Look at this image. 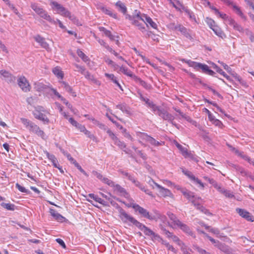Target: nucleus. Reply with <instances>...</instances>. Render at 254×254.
Returning <instances> with one entry per match:
<instances>
[{
  "label": "nucleus",
  "instance_id": "nucleus-52",
  "mask_svg": "<svg viewBox=\"0 0 254 254\" xmlns=\"http://www.w3.org/2000/svg\"><path fill=\"white\" fill-rule=\"evenodd\" d=\"M16 188L21 192L25 193L26 194H29L30 193V191L26 189L24 187L21 186L18 183H16L15 185Z\"/></svg>",
  "mask_w": 254,
  "mask_h": 254
},
{
  "label": "nucleus",
  "instance_id": "nucleus-19",
  "mask_svg": "<svg viewBox=\"0 0 254 254\" xmlns=\"http://www.w3.org/2000/svg\"><path fill=\"white\" fill-rule=\"evenodd\" d=\"M155 186L159 189V193L162 196H170L172 194L169 190L164 188L158 184H155Z\"/></svg>",
  "mask_w": 254,
  "mask_h": 254
},
{
  "label": "nucleus",
  "instance_id": "nucleus-49",
  "mask_svg": "<svg viewBox=\"0 0 254 254\" xmlns=\"http://www.w3.org/2000/svg\"><path fill=\"white\" fill-rule=\"evenodd\" d=\"M142 232L144 233L145 235L151 236L152 237H153L155 234V233L153 231H152L150 229H149L146 226L144 229L143 230Z\"/></svg>",
  "mask_w": 254,
  "mask_h": 254
},
{
  "label": "nucleus",
  "instance_id": "nucleus-46",
  "mask_svg": "<svg viewBox=\"0 0 254 254\" xmlns=\"http://www.w3.org/2000/svg\"><path fill=\"white\" fill-rule=\"evenodd\" d=\"M61 151L64 154V156H65L68 160L70 161L71 163L74 164L76 161V160L73 158L70 154L68 153L67 152L65 151L64 149H61Z\"/></svg>",
  "mask_w": 254,
  "mask_h": 254
},
{
  "label": "nucleus",
  "instance_id": "nucleus-56",
  "mask_svg": "<svg viewBox=\"0 0 254 254\" xmlns=\"http://www.w3.org/2000/svg\"><path fill=\"white\" fill-rule=\"evenodd\" d=\"M140 31L142 33V34L144 35V36L146 38H149V37L151 38V36H152L153 34V33H152L151 31L147 30L146 29L145 27H144V30H141Z\"/></svg>",
  "mask_w": 254,
  "mask_h": 254
},
{
  "label": "nucleus",
  "instance_id": "nucleus-8",
  "mask_svg": "<svg viewBox=\"0 0 254 254\" xmlns=\"http://www.w3.org/2000/svg\"><path fill=\"white\" fill-rule=\"evenodd\" d=\"M141 137L143 139L154 146H158L164 144V142H159L146 133H142Z\"/></svg>",
  "mask_w": 254,
  "mask_h": 254
},
{
  "label": "nucleus",
  "instance_id": "nucleus-26",
  "mask_svg": "<svg viewBox=\"0 0 254 254\" xmlns=\"http://www.w3.org/2000/svg\"><path fill=\"white\" fill-rule=\"evenodd\" d=\"M46 155L48 158L51 161L54 167L58 169H60L58 160L55 155L51 154L48 152H46Z\"/></svg>",
  "mask_w": 254,
  "mask_h": 254
},
{
  "label": "nucleus",
  "instance_id": "nucleus-10",
  "mask_svg": "<svg viewBox=\"0 0 254 254\" xmlns=\"http://www.w3.org/2000/svg\"><path fill=\"white\" fill-rule=\"evenodd\" d=\"M1 74L0 78L2 80H4L7 83H14L15 80V77L13 76L10 73L6 70H0Z\"/></svg>",
  "mask_w": 254,
  "mask_h": 254
},
{
  "label": "nucleus",
  "instance_id": "nucleus-25",
  "mask_svg": "<svg viewBox=\"0 0 254 254\" xmlns=\"http://www.w3.org/2000/svg\"><path fill=\"white\" fill-rule=\"evenodd\" d=\"M134 79L136 82L138 83L146 89L149 90L152 89V86L151 84L146 83L145 81L142 80L140 78L136 76H134Z\"/></svg>",
  "mask_w": 254,
  "mask_h": 254
},
{
  "label": "nucleus",
  "instance_id": "nucleus-40",
  "mask_svg": "<svg viewBox=\"0 0 254 254\" xmlns=\"http://www.w3.org/2000/svg\"><path fill=\"white\" fill-rule=\"evenodd\" d=\"M53 72L55 75H56L58 77L60 78L61 79L64 77V74L62 71L60 69L59 67H56L53 68Z\"/></svg>",
  "mask_w": 254,
  "mask_h": 254
},
{
  "label": "nucleus",
  "instance_id": "nucleus-6",
  "mask_svg": "<svg viewBox=\"0 0 254 254\" xmlns=\"http://www.w3.org/2000/svg\"><path fill=\"white\" fill-rule=\"evenodd\" d=\"M107 133L113 141L114 143L118 146L121 149L123 150L126 148L127 145L126 143L124 141H121L111 129H108Z\"/></svg>",
  "mask_w": 254,
  "mask_h": 254
},
{
  "label": "nucleus",
  "instance_id": "nucleus-44",
  "mask_svg": "<svg viewBox=\"0 0 254 254\" xmlns=\"http://www.w3.org/2000/svg\"><path fill=\"white\" fill-rule=\"evenodd\" d=\"M128 199L129 200V203H127L124 201H123L122 202L124 203L127 207H132L134 209V210H135L138 204L134 203V200L132 198H130L129 197Z\"/></svg>",
  "mask_w": 254,
  "mask_h": 254
},
{
  "label": "nucleus",
  "instance_id": "nucleus-30",
  "mask_svg": "<svg viewBox=\"0 0 254 254\" xmlns=\"http://www.w3.org/2000/svg\"><path fill=\"white\" fill-rule=\"evenodd\" d=\"M115 5L118 8V10L122 12L124 14H126L127 11V8L125 4L122 2L121 1H118Z\"/></svg>",
  "mask_w": 254,
  "mask_h": 254
},
{
  "label": "nucleus",
  "instance_id": "nucleus-5",
  "mask_svg": "<svg viewBox=\"0 0 254 254\" xmlns=\"http://www.w3.org/2000/svg\"><path fill=\"white\" fill-rule=\"evenodd\" d=\"M144 19L143 13L142 14L139 11L135 10V17L131 24L136 26L140 31L144 30V27H145Z\"/></svg>",
  "mask_w": 254,
  "mask_h": 254
},
{
  "label": "nucleus",
  "instance_id": "nucleus-63",
  "mask_svg": "<svg viewBox=\"0 0 254 254\" xmlns=\"http://www.w3.org/2000/svg\"><path fill=\"white\" fill-rule=\"evenodd\" d=\"M84 133L93 141L96 140V137L93 134H91L88 130L86 129L84 132Z\"/></svg>",
  "mask_w": 254,
  "mask_h": 254
},
{
  "label": "nucleus",
  "instance_id": "nucleus-35",
  "mask_svg": "<svg viewBox=\"0 0 254 254\" xmlns=\"http://www.w3.org/2000/svg\"><path fill=\"white\" fill-rule=\"evenodd\" d=\"M0 205L4 208L6 209V210L10 211H14L16 207V206L14 204L10 203H6L4 202H2L0 204Z\"/></svg>",
  "mask_w": 254,
  "mask_h": 254
},
{
  "label": "nucleus",
  "instance_id": "nucleus-62",
  "mask_svg": "<svg viewBox=\"0 0 254 254\" xmlns=\"http://www.w3.org/2000/svg\"><path fill=\"white\" fill-rule=\"evenodd\" d=\"M213 68L216 70V71L220 73L221 75H224L225 72L219 67H218L216 64H213L212 65Z\"/></svg>",
  "mask_w": 254,
  "mask_h": 254
},
{
  "label": "nucleus",
  "instance_id": "nucleus-11",
  "mask_svg": "<svg viewBox=\"0 0 254 254\" xmlns=\"http://www.w3.org/2000/svg\"><path fill=\"white\" fill-rule=\"evenodd\" d=\"M182 193L188 200L193 203V201L201 200V198L194 194V193L188 190H183Z\"/></svg>",
  "mask_w": 254,
  "mask_h": 254
},
{
  "label": "nucleus",
  "instance_id": "nucleus-64",
  "mask_svg": "<svg viewBox=\"0 0 254 254\" xmlns=\"http://www.w3.org/2000/svg\"><path fill=\"white\" fill-rule=\"evenodd\" d=\"M94 200H95L96 202H99V203L103 204V205H107V202L104 200L102 199L101 198L98 197L97 195H96L94 198Z\"/></svg>",
  "mask_w": 254,
  "mask_h": 254
},
{
  "label": "nucleus",
  "instance_id": "nucleus-61",
  "mask_svg": "<svg viewBox=\"0 0 254 254\" xmlns=\"http://www.w3.org/2000/svg\"><path fill=\"white\" fill-rule=\"evenodd\" d=\"M74 166L78 169V170L82 173L86 177H88V175L86 173V172L82 168V167L79 165V164L76 162L74 164Z\"/></svg>",
  "mask_w": 254,
  "mask_h": 254
},
{
  "label": "nucleus",
  "instance_id": "nucleus-51",
  "mask_svg": "<svg viewBox=\"0 0 254 254\" xmlns=\"http://www.w3.org/2000/svg\"><path fill=\"white\" fill-rule=\"evenodd\" d=\"M149 108L151 109L155 114L158 115V113H159V111L160 110L161 107L158 106L153 103L152 104H151V106Z\"/></svg>",
  "mask_w": 254,
  "mask_h": 254
},
{
  "label": "nucleus",
  "instance_id": "nucleus-20",
  "mask_svg": "<svg viewBox=\"0 0 254 254\" xmlns=\"http://www.w3.org/2000/svg\"><path fill=\"white\" fill-rule=\"evenodd\" d=\"M50 213L51 215L55 218V219L59 222H63L66 219L65 217H64L61 214L57 212L54 209H50Z\"/></svg>",
  "mask_w": 254,
  "mask_h": 254
},
{
  "label": "nucleus",
  "instance_id": "nucleus-54",
  "mask_svg": "<svg viewBox=\"0 0 254 254\" xmlns=\"http://www.w3.org/2000/svg\"><path fill=\"white\" fill-rule=\"evenodd\" d=\"M183 9L185 11V12L187 13V14L189 16L190 18L191 19H195V17L193 13L189 10L188 8L185 7H183Z\"/></svg>",
  "mask_w": 254,
  "mask_h": 254
},
{
  "label": "nucleus",
  "instance_id": "nucleus-16",
  "mask_svg": "<svg viewBox=\"0 0 254 254\" xmlns=\"http://www.w3.org/2000/svg\"><path fill=\"white\" fill-rule=\"evenodd\" d=\"M143 16H144V26L146 25L147 27H148L149 26L154 29H157V24L153 21L152 18L148 16L146 14L143 13Z\"/></svg>",
  "mask_w": 254,
  "mask_h": 254
},
{
  "label": "nucleus",
  "instance_id": "nucleus-33",
  "mask_svg": "<svg viewBox=\"0 0 254 254\" xmlns=\"http://www.w3.org/2000/svg\"><path fill=\"white\" fill-rule=\"evenodd\" d=\"M120 71L121 72H122V73H123L124 74H125L128 76L133 77L134 78V76H135V75H133L132 74L131 71L130 70H129L128 68H127V67H126L122 65L120 68Z\"/></svg>",
  "mask_w": 254,
  "mask_h": 254
},
{
  "label": "nucleus",
  "instance_id": "nucleus-41",
  "mask_svg": "<svg viewBox=\"0 0 254 254\" xmlns=\"http://www.w3.org/2000/svg\"><path fill=\"white\" fill-rule=\"evenodd\" d=\"M94 37L101 46H103L107 50H110V48L111 47H110L109 45L107 43H106L103 40L101 39L99 37H97L95 35H94Z\"/></svg>",
  "mask_w": 254,
  "mask_h": 254
},
{
  "label": "nucleus",
  "instance_id": "nucleus-60",
  "mask_svg": "<svg viewBox=\"0 0 254 254\" xmlns=\"http://www.w3.org/2000/svg\"><path fill=\"white\" fill-rule=\"evenodd\" d=\"M220 249L226 254H232L231 250L226 246H222Z\"/></svg>",
  "mask_w": 254,
  "mask_h": 254
},
{
  "label": "nucleus",
  "instance_id": "nucleus-59",
  "mask_svg": "<svg viewBox=\"0 0 254 254\" xmlns=\"http://www.w3.org/2000/svg\"><path fill=\"white\" fill-rule=\"evenodd\" d=\"M206 22L211 29H213V27L217 26L216 25H215V21L211 18H207L206 20Z\"/></svg>",
  "mask_w": 254,
  "mask_h": 254
},
{
  "label": "nucleus",
  "instance_id": "nucleus-48",
  "mask_svg": "<svg viewBox=\"0 0 254 254\" xmlns=\"http://www.w3.org/2000/svg\"><path fill=\"white\" fill-rule=\"evenodd\" d=\"M243 32L249 37L251 42H254V34L251 31L246 29L244 30Z\"/></svg>",
  "mask_w": 254,
  "mask_h": 254
},
{
  "label": "nucleus",
  "instance_id": "nucleus-28",
  "mask_svg": "<svg viewBox=\"0 0 254 254\" xmlns=\"http://www.w3.org/2000/svg\"><path fill=\"white\" fill-rule=\"evenodd\" d=\"M176 147L181 151L182 155L185 157H189L190 153L189 152L188 149L184 147L182 145L179 144L178 142L176 141L175 143Z\"/></svg>",
  "mask_w": 254,
  "mask_h": 254
},
{
  "label": "nucleus",
  "instance_id": "nucleus-13",
  "mask_svg": "<svg viewBox=\"0 0 254 254\" xmlns=\"http://www.w3.org/2000/svg\"><path fill=\"white\" fill-rule=\"evenodd\" d=\"M236 211L241 217L246 219L247 220L251 222L254 221L252 215L247 210L237 208Z\"/></svg>",
  "mask_w": 254,
  "mask_h": 254
},
{
  "label": "nucleus",
  "instance_id": "nucleus-2",
  "mask_svg": "<svg viewBox=\"0 0 254 254\" xmlns=\"http://www.w3.org/2000/svg\"><path fill=\"white\" fill-rule=\"evenodd\" d=\"M182 62L187 64L190 66L193 67L195 69L198 70L201 69L203 72L205 74L216 77V73L210 69L209 66L205 64L192 61L190 60L182 59Z\"/></svg>",
  "mask_w": 254,
  "mask_h": 254
},
{
  "label": "nucleus",
  "instance_id": "nucleus-47",
  "mask_svg": "<svg viewBox=\"0 0 254 254\" xmlns=\"http://www.w3.org/2000/svg\"><path fill=\"white\" fill-rule=\"evenodd\" d=\"M162 244L165 246L168 250L171 251L174 253H177V250L173 247V246L170 245V244L166 241L164 240V241H162Z\"/></svg>",
  "mask_w": 254,
  "mask_h": 254
},
{
  "label": "nucleus",
  "instance_id": "nucleus-3",
  "mask_svg": "<svg viewBox=\"0 0 254 254\" xmlns=\"http://www.w3.org/2000/svg\"><path fill=\"white\" fill-rule=\"evenodd\" d=\"M21 121L25 127L29 130L30 131L36 134L38 136L42 137L43 139H45V134L44 132L41 130L37 125L25 118H21Z\"/></svg>",
  "mask_w": 254,
  "mask_h": 254
},
{
  "label": "nucleus",
  "instance_id": "nucleus-4",
  "mask_svg": "<svg viewBox=\"0 0 254 254\" xmlns=\"http://www.w3.org/2000/svg\"><path fill=\"white\" fill-rule=\"evenodd\" d=\"M31 8L41 17L49 21L52 24H56V21H55L48 12L45 10L41 6L36 3H32L31 4Z\"/></svg>",
  "mask_w": 254,
  "mask_h": 254
},
{
  "label": "nucleus",
  "instance_id": "nucleus-15",
  "mask_svg": "<svg viewBox=\"0 0 254 254\" xmlns=\"http://www.w3.org/2000/svg\"><path fill=\"white\" fill-rule=\"evenodd\" d=\"M114 190L120 195L125 197L126 198H128L129 197V193L126 191V190L122 187L120 185L116 184L113 187Z\"/></svg>",
  "mask_w": 254,
  "mask_h": 254
},
{
  "label": "nucleus",
  "instance_id": "nucleus-27",
  "mask_svg": "<svg viewBox=\"0 0 254 254\" xmlns=\"http://www.w3.org/2000/svg\"><path fill=\"white\" fill-rule=\"evenodd\" d=\"M179 31H180L184 36L187 38L191 40L192 38L191 36V34L190 33V30L187 29L185 27L182 25L179 27Z\"/></svg>",
  "mask_w": 254,
  "mask_h": 254
},
{
  "label": "nucleus",
  "instance_id": "nucleus-22",
  "mask_svg": "<svg viewBox=\"0 0 254 254\" xmlns=\"http://www.w3.org/2000/svg\"><path fill=\"white\" fill-rule=\"evenodd\" d=\"M228 23L230 26H232L235 30H237L240 32H244V30L243 29V27L238 23H237L233 19H228Z\"/></svg>",
  "mask_w": 254,
  "mask_h": 254
},
{
  "label": "nucleus",
  "instance_id": "nucleus-14",
  "mask_svg": "<svg viewBox=\"0 0 254 254\" xmlns=\"http://www.w3.org/2000/svg\"><path fill=\"white\" fill-rule=\"evenodd\" d=\"M51 4L53 5V8H55L58 11V13L61 14L62 15L65 17L66 14V12H69L66 9H65L64 6H63L61 4L58 3L57 2L53 1L51 2Z\"/></svg>",
  "mask_w": 254,
  "mask_h": 254
},
{
  "label": "nucleus",
  "instance_id": "nucleus-38",
  "mask_svg": "<svg viewBox=\"0 0 254 254\" xmlns=\"http://www.w3.org/2000/svg\"><path fill=\"white\" fill-rule=\"evenodd\" d=\"M212 30L219 37L223 38L224 37H225V34L218 26H217L213 27V29Z\"/></svg>",
  "mask_w": 254,
  "mask_h": 254
},
{
  "label": "nucleus",
  "instance_id": "nucleus-55",
  "mask_svg": "<svg viewBox=\"0 0 254 254\" xmlns=\"http://www.w3.org/2000/svg\"><path fill=\"white\" fill-rule=\"evenodd\" d=\"M103 11L106 14H108L112 17H113V18H115V19H117L118 16H117V14L116 13H114L110 9H108L107 8H104L103 9Z\"/></svg>",
  "mask_w": 254,
  "mask_h": 254
},
{
  "label": "nucleus",
  "instance_id": "nucleus-9",
  "mask_svg": "<svg viewBox=\"0 0 254 254\" xmlns=\"http://www.w3.org/2000/svg\"><path fill=\"white\" fill-rule=\"evenodd\" d=\"M157 115L160 117L164 120H166L168 122H172L174 119V116L162 107H161L160 110L159 111V113H158Z\"/></svg>",
  "mask_w": 254,
  "mask_h": 254
},
{
  "label": "nucleus",
  "instance_id": "nucleus-34",
  "mask_svg": "<svg viewBox=\"0 0 254 254\" xmlns=\"http://www.w3.org/2000/svg\"><path fill=\"white\" fill-rule=\"evenodd\" d=\"M202 201L201 199V200H194V201H193V203H192V204L196 207V208L197 209L201 211L202 212H203L205 213H206V211H207V210L203 206H202L200 203V201Z\"/></svg>",
  "mask_w": 254,
  "mask_h": 254
},
{
  "label": "nucleus",
  "instance_id": "nucleus-24",
  "mask_svg": "<svg viewBox=\"0 0 254 254\" xmlns=\"http://www.w3.org/2000/svg\"><path fill=\"white\" fill-rule=\"evenodd\" d=\"M116 108L121 110L124 113L128 116L131 114L130 108L126 104H118L116 105Z\"/></svg>",
  "mask_w": 254,
  "mask_h": 254
},
{
  "label": "nucleus",
  "instance_id": "nucleus-53",
  "mask_svg": "<svg viewBox=\"0 0 254 254\" xmlns=\"http://www.w3.org/2000/svg\"><path fill=\"white\" fill-rule=\"evenodd\" d=\"M82 74L84 75L85 77L87 79L94 81L95 82H97L96 80L94 78L93 76L91 75L88 71H86L85 70Z\"/></svg>",
  "mask_w": 254,
  "mask_h": 254
},
{
  "label": "nucleus",
  "instance_id": "nucleus-12",
  "mask_svg": "<svg viewBox=\"0 0 254 254\" xmlns=\"http://www.w3.org/2000/svg\"><path fill=\"white\" fill-rule=\"evenodd\" d=\"M135 211L138 212L142 217L148 219L149 220H153L155 217L150 214V213L144 208L141 207L139 205L137 206Z\"/></svg>",
  "mask_w": 254,
  "mask_h": 254
},
{
  "label": "nucleus",
  "instance_id": "nucleus-37",
  "mask_svg": "<svg viewBox=\"0 0 254 254\" xmlns=\"http://www.w3.org/2000/svg\"><path fill=\"white\" fill-rule=\"evenodd\" d=\"M63 84L64 85V88L65 90L70 93L72 96L75 97L76 96V93L74 92H73L72 87L65 82H63Z\"/></svg>",
  "mask_w": 254,
  "mask_h": 254
},
{
  "label": "nucleus",
  "instance_id": "nucleus-36",
  "mask_svg": "<svg viewBox=\"0 0 254 254\" xmlns=\"http://www.w3.org/2000/svg\"><path fill=\"white\" fill-rule=\"evenodd\" d=\"M77 54L85 63L90 61L89 58L80 49L77 50Z\"/></svg>",
  "mask_w": 254,
  "mask_h": 254
},
{
  "label": "nucleus",
  "instance_id": "nucleus-58",
  "mask_svg": "<svg viewBox=\"0 0 254 254\" xmlns=\"http://www.w3.org/2000/svg\"><path fill=\"white\" fill-rule=\"evenodd\" d=\"M102 182L111 187H114V186L115 185L114 183L112 181L109 180L108 178L106 177L103 179V181Z\"/></svg>",
  "mask_w": 254,
  "mask_h": 254
},
{
  "label": "nucleus",
  "instance_id": "nucleus-32",
  "mask_svg": "<svg viewBox=\"0 0 254 254\" xmlns=\"http://www.w3.org/2000/svg\"><path fill=\"white\" fill-rule=\"evenodd\" d=\"M233 9L235 12L241 17V18L246 20V17L241 10L240 8L235 4H232Z\"/></svg>",
  "mask_w": 254,
  "mask_h": 254
},
{
  "label": "nucleus",
  "instance_id": "nucleus-17",
  "mask_svg": "<svg viewBox=\"0 0 254 254\" xmlns=\"http://www.w3.org/2000/svg\"><path fill=\"white\" fill-rule=\"evenodd\" d=\"M183 172L191 180L193 181L196 184H199L201 188L204 187L203 184L201 181L198 178H196L190 171L183 170Z\"/></svg>",
  "mask_w": 254,
  "mask_h": 254
},
{
  "label": "nucleus",
  "instance_id": "nucleus-1",
  "mask_svg": "<svg viewBox=\"0 0 254 254\" xmlns=\"http://www.w3.org/2000/svg\"><path fill=\"white\" fill-rule=\"evenodd\" d=\"M118 208L120 213V218L124 223H127L129 222L141 231H143L145 225L137 221L132 216L128 214L126 211L121 207L119 206Z\"/></svg>",
  "mask_w": 254,
  "mask_h": 254
},
{
  "label": "nucleus",
  "instance_id": "nucleus-29",
  "mask_svg": "<svg viewBox=\"0 0 254 254\" xmlns=\"http://www.w3.org/2000/svg\"><path fill=\"white\" fill-rule=\"evenodd\" d=\"M99 30L101 32H104L106 36L109 38L111 40H114L115 36L113 35L110 31L106 29L104 27H99Z\"/></svg>",
  "mask_w": 254,
  "mask_h": 254
},
{
  "label": "nucleus",
  "instance_id": "nucleus-43",
  "mask_svg": "<svg viewBox=\"0 0 254 254\" xmlns=\"http://www.w3.org/2000/svg\"><path fill=\"white\" fill-rule=\"evenodd\" d=\"M168 216L170 219L172 221L174 225L176 227L178 224V221H180L176 216L175 214L172 213H168Z\"/></svg>",
  "mask_w": 254,
  "mask_h": 254
},
{
  "label": "nucleus",
  "instance_id": "nucleus-23",
  "mask_svg": "<svg viewBox=\"0 0 254 254\" xmlns=\"http://www.w3.org/2000/svg\"><path fill=\"white\" fill-rule=\"evenodd\" d=\"M176 227H178L180 228L183 231L187 233L190 235H192V232L190 230V227L187 226L186 224L183 223L181 221H178V224Z\"/></svg>",
  "mask_w": 254,
  "mask_h": 254
},
{
  "label": "nucleus",
  "instance_id": "nucleus-42",
  "mask_svg": "<svg viewBox=\"0 0 254 254\" xmlns=\"http://www.w3.org/2000/svg\"><path fill=\"white\" fill-rule=\"evenodd\" d=\"M66 16L68 17L70 20H71L74 24L78 25L79 24L78 19L73 15H72L71 13L69 12H66Z\"/></svg>",
  "mask_w": 254,
  "mask_h": 254
},
{
  "label": "nucleus",
  "instance_id": "nucleus-7",
  "mask_svg": "<svg viewBox=\"0 0 254 254\" xmlns=\"http://www.w3.org/2000/svg\"><path fill=\"white\" fill-rule=\"evenodd\" d=\"M18 85L24 92H28L30 91V86L24 76H20L17 80Z\"/></svg>",
  "mask_w": 254,
  "mask_h": 254
},
{
  "label": "nucleus",
  "instance_id": "nucleus-21",
  "mask_svg": "<svg viewBox=\"0 0 254 254\" xmlns=\"http://www.w3.org/2000/svg\"><path fill=\"white\" fill-rule=\"evenodd\" d=\"M33 115L36 119L42 121L44 122V124H48L49 123V120L47 117L46 115L39 111L34 112Z\"/></svg>",
  "mask_w": 254,
  "mask_h": 254
},
{
  "label": "nucleus",
  "instance_id": "nucleus-50",
  "mask_svg": "<svg viewBox=\"0 0 254 254\" xmlns=\"http://www.w3.org/2000/svg\"><path fill=\"white\" fill-rule=\"evenodd\" d=\"M235 169L242 176L245 177L248 176V172L243 168L238 166H236Z\"/></svg>",
  "mask_w": 254,
  "mask_h": 254
},
{
  "label": "nucleus",
  "instance_id": "nucleus-45",
  "mask_svg": "<svg viewBox=\"0 0 254 254\" xmlns=\"http://www.w3.org/2000/svg\"><path fill=\"white\" fill-rule=\"evenodd\" d=\"M231 75L234 77L239 83L242 85H245L246 82L242 79L240 76H239L236 72L231 71L230 72Z\"/></svg>",
  "mask_w": 254,
  "mask_h": 254
},
{
  "label": "nucleus",
  "instance_id": "nucleus-18",
  "mask_svg": "<svg viewBox=\"0 0 254 254\" xmlns=\"http://www.w3.org/2000/svg\"><path fill=\"white\" fill-rule=\"evenodd\" d=\"M35 40L38 43L42 48L47 50L49 49V44L46 42L45 39L38 35L34 37Z\"/></svg>",
  "mask_w": 254,
  "mask_h": 254
},
{
  "label": "nucleus",
  "instance_id": "nucleus-31",
  "mask_svg": "<svg viewBox=\"0 0 254 254\" xmlns=\"http://www.w3.org/2000/svg\"><path fill=\"white\" fill-rule=\"evenodd\" d=\"M105 76L108 77V78L110 79L111 80L113 81V82L114 83H115L116 84H117V85L120 88V89L122 90V91H123V89L122 88V86L121 85V84L119 83V82H118V81L117 80V78L115 76V75L113 74H109V73H106L105 74Z\"/></svg>",
  "mask_w": 254,
  "mask_h": 254
},
{
  "label": "nucleus",
  "instance_id": "nucleus-57",
  "mask_svg": "<svg viewBox=\"0 0 254 254\" xmlns=\"http://www.w3.org/2000/svg\"><path fill=\"white\" fill-rule=\"evenodd\" d=\"M121 130H122V133L126 138L129 139L131 141L133 140V138L132 137L129 133L128 132H127V129L126 128H124L123 127V129H122Z\"/></svg>",
  "mask_w": 254,
  "mask_h": 254
},
{
  "label": "nucleus",
  "instance_id": "nucleus-39",
  "mask_svg": "<svg viewBox=\"0 0 254 254\" xmlns=\"http://www.w3.org/2000/svg\"><path fill=\"white\" fill-rule=\"evenodd\" d=\"M181 24L179 23H175V22H171L168 24L167 27L172 30L179 31V27L181 26Z\"/></svg>",
  "mask_w": 254,
  "mask_h": 254
}]
</instances>
